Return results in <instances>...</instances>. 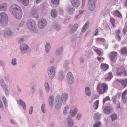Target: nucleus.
I'll return each mask as SVG.
<instances>
[{
	"instance_id": "nucleus-1",
	"label": "nucleus",
	"mask_w": 127,
	"mask_h": 127,
	"mask_svg": "<svg viewBox=\"0 0 127 127\" xmlns=\"http://www.w3.org/2000/svg\"><path fill=\"white\" fill-rule=\"evenodd\" d=\"M68 97V95L66 93L62 94L61 95L56 96L55 100V108L56 109H58L61 106L63 103L65 104Z\"/></svg>"
},
{
	"instance_id": "nucleus-2",
	"label": "nucleus",
	"mask_w": 127,
	"mask_h": 127,
	"mask_svg": "<svg viewBox=\"0 0 127 127\" xmlns=\"http://www.w3.org/2000/svg\"><path fill=\"white\" fill-rule=\"evenodd\" d=\"M10 11L13 15L15 16L17 19H19L22 15V9L20 7L17 5H13L10 8Z\"/></svg>"
},
{
	"instance_id": "nucleus-3",
	"label": "nucleus",
	"mask_w": 127,
	"mask_h": 127,
	"mask_svg": "<svg viewBox=\"0 0 127 127\" xmlns=\"http://www.w3.org/2000/svg\"><path fill=\"white\" fill-rule=\"evenodd\" d=\"M27 26L28 29L32 32L37 33V29L36 27V23L32 19H29L27 22Z\"/></svg>"
},
{
	"instance_id": "nucleus-4",
	"label": "nucleus",
	"mask_w": 127,
	"mask_h": 127,
	"mask_svg": "<svg viewBox=\"0 0 127 127\" xmlns=\"http://www.w3.org/2000/svg\"><path fill=\"white\" fill-rule=\"evenodd\" d=\"M108 89L107 85L104 84H99L97 87V90L99 94H103L107 92Z\"/></svg>"
},
{
	"instance_id": "nucleus-5",
	"label": "nucleus",
	"mask_w": 127,
	"mask_h": 127,
	"mask_svg": "<svg viewBox=\"0 0 127 127\" xmlns=\"http://www.w3.org/2000/svg\"><path fill=\"white\" fill-rule=\"evenodd\" d=\"M47 72L50 78H53L55 74V70L54 67L52 66L49 67L47 69Z\"/></svg>"
},
{
	"instance_id": "nucleus-6",
	"label": "nucleus",
	"mask_w": 127,
	"mask_h": 127,
	"mask_svg": "<svg viewBox=\"0 0 127 127\" xmlns=\"http://www.w3.org/2000/svg\"><path fill=\"white\" fill-rule=\"evenodd\" d=\"M8 20L7 15L4 12L0 13V23L4 24L6 23Z\"/></svg>"
},
{
	"instance_id": "nucleus-7",
	"label": "nucleus",
	"mask_w": 127,
	"mask_h": 127,
	"mask_svg": "<svg viewBox=\"0 0 127 127\" xmlns=\"http://www.w3.org/2000/svg\"><path fill=\"white\" fill-rule=\"evenodd\" d=\"M47 22L46 19H41L40 20L38 23V27L40 29L44 28L46 26Z\"/></svg>"
},
{
	"instance_id": "nucleus-8",
	"label": "nucleus",
	"mask_w": 127,
	"mask_h": 127,
	"mask_svg": "<svg viewBox=\"0 0 127 127\" xmlns=\"http://www.w3.org/2000/svg\"><path fill=\"white\" fill-rule=\"evenodd\" d=\"M67 78L68 83L70 84H72L74 81V79L72 73L69 72L67 74Z\"/></svg>"
},
{
	"instance_id": "nucleus-9",
	"label": "nucleus",
	"mask_w": 127,
	"mask_h": 127,
	"mask_svg": "<svg viewBox=\"0 0 127 127\" xmlns=\"http://www.w3.org/2000/svg\"><path fill=\"white\" fill-rule=\"evenodd\" d=\"M16 34V33L12 32L11 30H8L4 32V35L5 37L9 38L15 35Z\"/></svg>"
},
{
	"instance_id": "nucleus-10",
	"label": "nucleus",
	"mask_w": 127,
	"mask_h": 127,
	"mask_svg": "<svg viewBox=\"0 0 127 127\" xmlns=\"http://www.w3.org/2000/svg\"><path fill=\"white\" fill-rule=\"evenodd\" d=\"M20 49L23 54H24L29 52L28 46L25 44L20 46Z\"/></svg>"
},
{
	"instance_id": "nucleus-11",
	"label": "nucleus",
	"mask_w": 127,
	"mask_h": 127,
	"mask_svg": "<svg viewBox=\"0 0 127 127\" xmlns=\"http://www.w3.org/2000/svg\"><path fill=\"white\" fill-rule=\"evenodd\" d=\"M113 109L112 107L109 106H105L103 110L104 113L106 115H109L113 112Z\"/></svg>"
},
{
	"instance_id": "nucleus-12",
	"label": "nucleus",
	"mask_w": 127,
	"mask_h": 127,
	"mask_svg": "<svg viewBox=\"0 0 127 127\" xmlns=\"http://www.w3.org/2000/svg\"><path fill=\"white\" fill-rule=\"evenodd\" d=\"M117 56V52L115 51L110 52L109 54V57L111 60L113 62H115L116 61V58Z\"/></svg>"
},
{
	"instance_id": "nucleus-13",
	"label": "nucleus",
	"mask_w": 127,
	"mask_h": 127,
	"mask_svg": "<svg viewBox=\"0 0 127 127\" xmlns=\"http://www.w3.org/2000/svg\"><path fill=\"white\" fill-rule=\"evenodd\" d=\"M117 72L116 74L117 75H120L123 74L125 71V69L123 66H120L116 68Z\"/></svg>"
},
{
	"instance_id": "nucleus-14",
	"label": "nucleus",
	"mask_w": 127,
	"mask_h": 127,
	"mask_svg": "<svg viewBox=\"0 0 127 127\" xmlns=\"http://www.w3.org/2000/svg\"><path fill=\"white\" fill-rule=\"evenodd\" d=\"M78 27V24H74L70 29L69 31V32L70 34L74 33L76 31Z\"/></svg>"
},
{
	"instance_id": "nucleus-15",
	"label": "nucleus",
	"mask_w": 127,
	"mask_h": 127,
	"mask_svg": "<svg viewBox=\"0 0 127 127\" xmlns=\"http://www.w3.org/2000/svg\"><path fill=\"white\" fill-rule=\"evenodd\" d=\"M66 122H67V125L68 126L71 127L73 125V122L70 116H68L66 118Z\"/></svg>"
},
{
	"instance_id": "nucleus-16",
	"label": "nucleus",
	"mask_w": 127,
	"mask_h": 127,
	"mask_svg": "<svg viewBox=\"0 0 127 127\" xmlns=\"http://www.w3.org/2000/svg\"><path fill=\"white\" fill-rule=\"evenodd\" d=\"M49 105L51 108H52L54 106V97L51 95L49 96Z\"/></svg>"
},
{
	"instance_id": "nucleus-17",
	"label": "nucleus",
	"mask_w": 127,
	"mask_h": 127,
	"mask_svg": "<svg viewBox=\"0 0 127 127\" xmlns=\"http://www.w3.org/2000/svg\"><path fill=\"white\" fill-rule=\"evenodd\" d=\"M70 64V62L68 61L65 60L63 62V66L65 70H67L69 68L68 65Z\"/></svg>"
},
{
	"instance_id": "nucleus-18",
	"label": "nucleus",
	"mask_w": 127,
	"mask_h": 127,
	"mask_svg": "<svg viewBox=\"0 0 127 127\" xmlns=\"http://www.w3.org/2000/svg\"><path fill=\"white\" fill-rule=\"evenodd\" d=\"M72 4L73 6L75 7H78L80 5L79 0H73L72 2Z\"/></svg>"
},
{
	"instance_id": "nucleus-19",
	"label": "nucleus",
	"mask_w": 127,
	"mask_h": 127,
	"mask_svg": "<svg viewBox=\"0 0 127 127\" xmlns=\"http://www.w3.org/2000/svg\"><path fill=\"white\" fill-rule=\"evenodd\" d=\"M62 52V49L61 48H59L57 49L55 52V55L56 56H60L61 55Z\"/></svg>"
},
{
	"instance_id": "nucleus-20",
	"label": "nucleus",
	"mask_w": 127,
	"mask_h": 127,
	"mask_svg": "<svg viewBox=\"0 0 127 127\" xmlns=\"http://www.w3.org/2000/svg\"><path fill=\"white\" fill-rule=\"evenodd\" d=\"M89 9V10L91 11L94 10L96 7V4L88 3Z\"/></svg>"
},
{
	"instance_id": "nucleus-21",
	"label": "nucleus",
	"mask_w": 127,
	"mask_h": 127,
	"mask_svg": "<svg viewBox=\"0 0 127 127\" xmlns=\"http://www.w3.org/2000/svg\"><path fill=\"white\" fill-rule=\"evenodd\" d=\"M31 14L32 16H33L36 19L38 17V13L36 10L32 11L31 12Z\"/></svg>"
},
{
	"instance_id": "nucleus-22",
	"label": "nucleus",
	"mask_w": 127,
	"mask_h": 127,
	"mask_svg": "<svg viewBox=\"0 0 127 127\" xmlns=\"http://www.w3.org/2000/svg\"><path fill=\"white\" fill-rule=\"evenodd\" d=\"M51 45L49 43H47L45 46V50L47 53H49L50 52Z\"/></svg>"
},
{
	"instance_id": "nucleus-23",
	"label": "nucleus",
	"mask_w": 127,
	"mask_h": 127,
	"mask_svg": "<svg viewBox=\"0 0 127 127\" xmlns=\"http://www.w3.org/2000/svg\"><path fill=\"white\" fill-rule=\"evenodd\" d=\"M89 25V22L88 21H87L83 27L82 29V32H85L88 29Z\"/></svg>"
},
{
	"instance_id": "nucleus-24",
	"label": "nucleus",
	"mask_w": 127,
	"mask_h": 127,
	"mask_svg": "<svg viewBox=\"0 0 127 127\" xmlns=\"http://www.w3.org/2000/svg\"><path fill=\"white\" fill-rule=\"evenodd\" d=\"M100 67L102 70L105 71L108 69L109 66L106 64H102L100 65Z\"/></svg>"
},
{
	"instance_id": "nucleus-25",
	"label": "nucleus",
	"mask_w": 127,
	"mask_h": 127,
	"mask_svg": "<svg viewBox=\"0 0 127 127\" xmlns=\"http://www.w3.org/2000/svg\"><path fill=\"white\" fill-rule=\"evenodd\" d=\"M77 109L75 108L73 110H71L70 111V113L71 116L73 117H74L77 114Z\"/></svg>"
},
{
	"instance_id": "nucleus-26",
	"label": "nucleus",
	"mask_w": 127,
	"mask_h": 127,
	"mask_svg": "<svg viewBox=\"0 0 127 127\" xmlns=\"http://www.w3.org/2000/svg\"><path fill=\"white\" fill-rule=\"evenodd\" d=\"M100 115L98 113L94 114V119L96 121H98L100 119Z\"/></svg>"
},
{
	"instance_id": "nucleus-27",
	"label": "nucleus",
	"mask_w": 127,
	"mask_h": 127,
	"mask_svg": "<svg viewBox=\"0 0 127 127\" xmlns=\"http://www.w3.org/2000/svg\"><path fill=\"white\" fill-rule=\"evenodd\" d=\"M19 102V104L23 108L24 110H25L26 109V105L25 102L22 99H20Z\"/></svg>"
},
{
	"instance_id": "nucleus-28",
	"label": "nucleus",
	"mask_w": 127,
	"mask_h": 127,
	"mask_svg": "<svg viewBox=\"0 0 127 127\" xmlns=\"http://www.w3.org/2000/svg\"><path fill=\"white\" fill-rule=\"evenodd\" d=\"M117 81H119V82L121 83L122 86H124V87L127 86V79L121 81L117 80Z\"/></svg>"
},
{
	"instance_id": "nucleus-29",
	"label": "nucleus",
	"mask_w": 127,
	"mask_h": 127,
	"mask_svg": "<svg viewBox=\"0 0 127 127\" xmlns=\"http://www.w3.org/2000/svg\"><path fill=\"white\" fill-rule=\"evenodd\" d=\"M7 4L6 3H4L0 5V11H5L6 10Z\"/></svg>"
},
{
	"instance_id": "nucleus-30",
	"label": "nucleus",
	"mask_w": 127,
	"mask_h": 127,
	"mask_svg": "<svg viewBox=\"0 0 127 127\" xmlns=\"http://www.w3.org/2000/svg\"><path fill=\"white\" fill-rule=\"evenodd\" d=\"M53 26L54 28H55V29L57 31H59L61 30V26L58 23H54L53 24Z\"/></svg>"
},
{
	"instance_id": "nucleus-31",
	"label": "nucleus",
	"mask_w": 127,
	"mask_h": 127,
	"mask_svg": "<svg viewBox=\"0 0 127 127\" xmlns=\"http://www.w3.org/2000/svg\"><path fill=\"white\" fill-rule=\"evenodd\" d=\"M51 15L52 17L54 18L56 17L57 15V13L56 11L54 9H52L51 11Z\"/></svg>"
},
{
	"instance_id": "nucleus-32",
	"label": "nucleus",
	"mask_w": 127,
	"mask_h": 127,
	"mask_svg": "<svg viewBox=\"0 0 127 127\" xmlns=\"http://www.w3.org/2000/svg\"><path fill=\"white\" fill-rule=\"evenodd\" d=\"M67 10L69 13L72 14L74 12L75 8L72 7H67Z\"/></svg>"
},
{
	"instance_id": "nucleus-33",
	"label": "nucleus",
	"mask_w": 127,
	"mask_h": 127,
	"mask_svg": "<svg viewBox=\"0 0 127 127\" xmlns=\"http://www.w3.org/2000/svg\"><path fill=\"white\" fill-rule=\"evenodd\" d=\"M85 91L86 95L88 96L90 95L91 93L90 88L89 87H86L85 89Z\"/></svg>"
},
{
	"instance_id": "nucleus-34",
	"label": "nucleus",
	"mask_w": 127,
	"mask_h": 127,
	"mask_svg": "<svg viewBox=\"0 0 127 127\" xmlns=\"http://www.w3.org/2000/svg\"><path fill=\"white\" fill-rule=\"evenodd\" d=\"M110 117L111 118L112 121L113 122L114 121L117 119V115L115 113H114L112 115H110Z\"/></svg>"
},
{
	"instance_id": "nucleus-35",
	"label": "nucleus",
	"mask_w": 127,
	"mask_h": 127,
	"mask_svg": "<svg viewBox=\"0 0 127 127\" xmlns=\"http://www.w3.org/2000/svg\"><path fill=\"white\" fill-rule=\"evenodd\" d=\"M101 126V122L99 121H96L95 124L93 125L94 127H100Z\"/></svg>"
},
{
	"instance_id": "nucleus-36",
	"label": "nucleus",
	"mask_w": 127,
	"mask_h": 127,
	"mask_svg": "<svg viewBox=\"0 0 127 127\" xmlns=\"http://www.w3.org/2000/svg\"><path fill=\"white\" fill-rule=\"evenodd\" d=\"M114 15L120 18H122V16L121 14L119 12L118 10H116L114 12Z\"/></svg>"
},
{
	"instance_id": "nucleus-37",
	"label": "nucleus",
	"mask_w": 127,
	"mask_h": 127,
	"mask_svg": "<svg viewBox=\"0 0 127 127\" xmlns=\"http://www.w3.org/2000/svg\"><path fill=\"white\" fill-rule=\"evenodd\" d=\"M69 106L68 105H66L64 108V110L63 111V114L66 115L67 114L69 109Z\"/></svg>"
},
{
	"instance_id": "nucleus-38",
	"label": "nucleus",
	"mask_w": 127,
	"mask_h": 127,
	"mask_svg": "<svg viewBox=\"0 0 127 127\" xmlns=\"http://www.w3.org/2000/svg\"><path fill=\"white\" fill-rule=\"evenodd\" d=\"M44 86L46 92L47 93L49 92L50 90V88L48 83L47 82H46Z\"/></svg>"
},
{
	"instance_id": "nucleus-39",
	"label": "nucleus",
	"mask_w": 127,
	"mask_h": 127,
	"mask_svg": "<svg viewBox=\"0 0 127 127\" xmlns=\"http://www.w3.org/2000/svg\"><path fill=\"white\" fill-rule=\"evenodd\" d=\"M99 101L98 100H96L94 104L93 108L96 110V109L98 107V106Z\"/></svg>"
},
{
	"instance_id": "nucleus-40",
	"label": "nucleus",
	"mask_w": 127,
	"mask_h": 127,
	"mask_svg": "<svg viewBox=\"0 0 127 127\" xmlns=\"http://www.w3.org/2000/svg\"><path fill=\"white\" fill-rule=\"evenodd\" d=\"M59 75L60 77V78L61 80L63 79L64 77V72L62 70H61L59 72Z\"/></svg>"
},
{
	"instance_id": "nucleus-41",
	"label": "nucleus",
	"mask_w": 127,
	"mask_h": 127,
	"mask_svg": "<svg viewBox=\"0 0 127 127\" xmlns=\"http://www.w3.org/2000/svg\"><path fill=\"white\" fill-rule=\"evenodd\" d=\"M41 110L42 113H45L46 112V109L45 108V105L44 104H43L41 106Z\"/></svg>"
},
{
	"instance_id": "nucleus-42",
	"label": "nucleus",
	"mask_w": 127,
	"mask_h": 127,
	"mask_svg": "<svg viewBox=\"0 0 127 127\" xmlns=\"http://www.w3.org/2000/svg\"><path fill=\"white\" fill-rule=\"evenodd\" d=\"M122 54H126L127 53V49L126 47L123 48L121 51Z\"/></svg>"
},
{
	"instance_id": "nucleus-43",
	"label": "nucleus",
	"mask_w": 127,
	"mask_h": 127,
	"mask_svg": "<svg viewBox=\"0 0 127 127\" xmlns=\"http://www.w3.org/2000/svg\"><path fill=\"white\" fill-rule=\"evenodd\" d=\"M25 6H27L29 4V0H23L21 2Z\"/></svg>"
},
{
	"instance_id": "nucleus-44",
	"label": "nucleus",
	"mask_w": 127,
	"mask_h": 127,
	"mask_svg": "<svg viewBox=\"0 0 127 127\" xmlns=\"http://www.w3.org/2000/svg\"><path fill=\"white\" fill-rule=\"evenodd\" d=\"M51 2L54 5H57L59 3V0H51Z\"/></svg>"
},
{
	"instance_id": "nucleus-45",
	"label": "nucleus",
	"mask_w": 127,
	"mask_h": 127,
	"mask_svg": "<svg viewBox=\"0 0 127 127\" xmlns=\"http://www.w3.org/2000/svg\"><path fill=\"white\" fill-rule=\"evenodd\" d=\"M17 60L15 58H13L12 59L11 64L13 66L17 64Z\"/></svg>"
},
{
	"instance_id": "nucleus-46",
	"label": "nucleus",
	"mask_w": 127,
	"mask_h": 127,
	"mask_svg": "<svg viewBox=\"0 0 127 127\" xmlns=\"http://www.w3.org/2000/svg\"><path fill=\"white\" fill-rule=\"evenodd\" d=\"M105 40V39L104 38H98L96 39V41L97 42H104Z\"/></svg>"
},
{
	"instance_id": "nucleus-47",
	"label": "nucleus",
	"mask_w": 127,
	"mask_h": 127,
	"mask_svg": "<svg viewBox=\"0 0 127 127\" xmlns=\"http://www.w3.org/2000/svg\"><path fill=\"white\" fill-rule=\"evenodd\" d=\"M110 22L112 24V26L113 27H115V26L114 25V23L115 20L113 18H111L110 19Z\"/></svg>"
},
{
	"instance_id": "nucleus-48",
	"label": "nucleus",
	"mask_w": 127,
	"mask_h": 127,
	"mask_svg": "<svg viewBox=\"0 0 127 127\" xmlns=\"http://www.w3.org/2000/svg\"><path fill=\"white\" fill-rule=\"evenodd\" d=\"M3 101L4 103L6 106H7V100L5 97L4 96H3Z\"/></svg>"
},
{
	"instance_id": "nucleus-49",
	"label": "nucleus",
	"mask_w": 127,
	"mask_h": 127,
	"mask_svg": "<svg viewBox=\"0 0 127 127\" xmlns=\"http://www.w3.org/2000/svg\"><path fill=\"white\" fill-rule=\"evenodd\" d=\"M113 77V76L112 75V73L110 72L109 73L108 76L105 79L106 80H107L109 78L110 79H111Z\"/></svg>"
},
{
	"instance_id": "nucleus-50",
	"label": "nucleus",
	"mask_w": 127,
	"mask_h": 127,
	"mask_svg": "<svg viewBox=\"0 0 127 127\" xmlns=\"http://www.w3.org/2000/svg\"><path fill=\"white\" fill-rule=\"evenodd\" d=\"M94 51L96 53L98 56H99L101 55V52L98 49H95Z\"/></svg>"
},
{
	"instance_id": "nucleus-51",
	"label": "nucleus",
	"mask_w": 127,
	"mask_h": 127,
	"mask_svg": "<svg viewBox=\"0 0 127 127\" xmlns=\"http://www.w3.org/2000/svg\"><path fill=\"white\" fill-rule=\"evenodd\" d=\"M1 86L3 89H7L8 88V86L5 83L3 84H2V85H1Z\"/></svg>"
},
{
	"instance_id": "nucleus-52",
	"label": "nucleus",
	"mask_w": 127,
	"mask_h": 127,
	"mask_svg": "<svg viewBox=\"0 0 127 127\" xmlns=\"http://www.w3.org/2000/svg\"><path fill=\"white\" fill-rule=\"evenodd\" d=\"M110 99V98L109 96H107L105 97L103 99V103L104 104L105 101L108 100H109Z\"/></svg>"
},
{
	"instance_id": "nucleus-53",
	"label": "nucleus",
	"mask_w": 127,
	"mask_h": 127,
	"mask_svg": "<svg viewBox=\"0 0 127 127\" xmlns=\"http://www.w3.org/2000/svg\"><path fill=\"white\" fill-rule=\"evenodd\" d=\"M97 0H89L88 3L96 4Z\"/></svg>"
},
{
	"instance_id": "nucleus-54",
	"label": "nucleus",
	"mask_w": 127,
	"mask_h": 127,
	"mask_svg": "<svg viewBox=\"0 0 127 127\" xmlns=\"http://www.w3.org/2000/svg\"><path fill=\"white\" fill-rule=\"evenodd\" d=\"M116 97L114 96L112 97V101L115 104L116 103Z\"/></svg>"
},
{
	"instance_id": "nucleus-55",
	"label": "nucleus",
	"mask_w": 127,
	"mask_h": 127,
	"mask_svg": "<svg viewBox=\"0 0 127 127\" xmlns=\"http://www.w3.org/2000/svg\"><path fill=\"white\" fill-rule=\"evenodd\" d=\"M33 107L32 106H31L30 107V110L29 111V113L31 115L32 114L33 111Z\"/></svg>"
},
{
	"instance_id": "nucleus-56",
	"label": "nucleus",
	"mask_w": 127,
	"mask_h": 127,
	"mask_svg": "<svg viewBox=\"0 0 127 127\" xmlns=\"http://www.w3.org/2000/svg\"><path fill=\"white\" fill-rule=\"evenodd\" d=\"M24 39L23 38H20L18 42L19 43H21L24 42Z\"/></svg>"
},
{
	"instance_id": "nucleus-57",
	"label": "nucleus",
	"mask_w": 127,
	"mask_h": 127,
	"mask_svg": "<svg viewBox=\"0 0 127 127\" xmlns=\"http://www.w3.org/2000/svg\"><path fill=\"white\" fill-rule=\"evenodd\" d=\"M5 63L3 61H0V66H2L4 65H5Z\"/></svg>"
},
{
	"instance_id": "nucleus-58",
	"label": "nucleus",
	"mask_w": 127,
	"mask_h": 127,
	"mask_svg": "<svg viewBox=\"0 0 127 127\" xmlns=\"http://www.w3.org/2000/svg\"><path fill=\"white\" fill-rule=\"evenodd\" d=\"M127 31V26H125V27L124 28L123 30V33L124 34H125L126 32Z\"/></svg>"
},
{
	"instance_id": "nucleus-59",
	"label": "nucleus",
	"mask_w": 127,
	"mask_h": 127,
	"mask_svg": "<svg viewBox=\"0 0 127 127\" xmlns=\"http://www.w3.org/2000/svg\"><path fill=\"white\" fill-rule=\"evenodd\" d=\"M82 115L80 114H77V120H79L81 118V117Z\"/></svg>"
},
{
	"instance_id": "nucleus-60",
	"label": "nucleus",
	"mask_w": 127,
	"mask_h": 127,
	"mask_svg": "<svg viewBox=\"0 0 127 127\" xmlns=\"http://www.w3.org/2000/svg\"><path fill=\"white\" fill-rule=\"evenodd\" d=\"M84 59L82 57H81L79 59L80 62L81 63H83L84 61Z\"/></svg>"
},
{
	"instance_id": "nucleus-61",
	"label": "nucleus",
	"mask_w": 127,
	"mask_h": 127,
	"mask_svg": "<svg viewBox=\"0 0 127 127\" xmlns=\"http://www.w3.org/2000/svg\"><path fill=\"white\" fill-rule=\"evenodd\" d=\"M39 94L40 96L41 97H43V92H42V91L41 89H40L39 90Z\"/></svg>"
},
{
	"instance_id": "nucleus-62",
	"label": "nucleus",
	"mask_w": 127,
	"mask_h": 127,
	"mask_svg": "<svg viewBox=\"0 0 127 127\" xmlns=\"http://www.w3.org/2000/svg\"><path fill=\"white\" fill-rule=\"evenodd\" d=\"M76 40V37H73L70 38V41L71 42H73Z\"/></svg>"
},
{
	"instance_id": "nucleus-63",
	"label": "nucleus",
	"mask_w": 127,
	"mask_h": 127,
	"mask_svg": "<svg viewBox=\"0 0 127 127\" xmlns=\"http://www.w3.org/2000/svg\"><path fill=\"white\" fill-rule=\"evenodd\" d=\"M5 93L6 94V95H8L9 94V92L8 90L7 89H5Z\"/></svg>"
},
{
	"instance_id": "nucleus-64",
	"label": "nucleus",
	"mask_w": 127,
	"mask_h": 127,
	"mask_svg": "<svg viewBox=\"0 0 127 127\" xmlns=\"http://www.w3.org/2000/svg\"><path fill=\"white\" fill-rule=\"evenodd\" d=\"M24 22H21L19 24V26L21 27L23 26L24 24Z\"/></svg>"
}]
</instances>
